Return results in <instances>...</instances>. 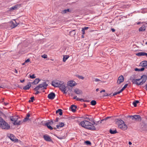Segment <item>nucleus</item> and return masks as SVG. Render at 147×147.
<instances>
[{"instance_id":"1","label":"nucleus","mask_w":147,"mask_h":147,"mask_svg":"<svg viewBox=\"0 0 147 147\" xmlns=\"http://www.w3.org/2000/svg\"><path fill=\"white\" fill-rule=\"evenodd\" d=\"M136 78V75H133L131 76L130 80L133 84L138 85H142L146 82L147 79V76L145 75H143L140 79H135Z\"/></svg>"},{"instance_id":"2","label":"nucleus","mask_w":147,"mask_h":147,"mask_svg":"<svg viewBox=\"0 0 147 147\" xmlns=\"http://www.w3.org/2000/svg\"><path fill=\"white\" fill-rule=\"evenodd\" d=\"M80 125L82 127L91 130H94L96 129V128L94 125H97V124L96 123V124H94L93 123H92L88 121L84 120L80 122Z\"/></svg>"},{"instance_id":"3","label":"nucleus","mask_w":147,"mask_h":147,"mask_svg":"<svg viewBox=\"0 0 147 147\" xmlns=\"http://www.w3.org/2000/svg\"><path fill=\"white\" fill-rule=\"evenodd\" d=\"M1 128L2 129L8 130L10 129V126L1 117Z\"/></svg>"},{"instance_id":"4","label":"nucleus","mask_w":147,"mask_h":147,"mask_svg":"<svg viewBox=\"0 0 147 147\" xmlns=\"http://www.w3.org/2000/svg\"><path fill=\"white\" fill-rule=\"evenodd\" d=\"M127 119H131L133 121H140L142 119L140 116L138 115H135L133 116H127Z\"/></svg>"},{"instance_id":"5","label":"nucleus","mask_w":147,"mask_h":147,"mask_svg":"<svg viewBox=\"0 0 147 147\" xmlns=\"http://www.w3.org/2000/svg\"><path fill=\"white\" fill-rule=\"evenodd\" d=\"M63 83H64L62 81L55 80L52 82V85L55 87H59L61 85L63 84Z\"/></svg>"},{"instance_id":"6","label":"nucleus","mask_w":147,"mask_h":147,"mask_svg":"<svg viewBox=\"0 0 147 147\" xmlns=\"http://www.w3.org/2000/svg\"><path fill=\"white\" fill-rule=\"evenodd\" d=\"M59 87L60 90L64 94L67 93L68 91V90H67L68 87H66L63 84H62Z\"/></svg>"},{"instance_id":"7","label":"nucleus","mask_w":147,"mask_h":147,"mask_svg":"<svg viewBox=\"0 0 147 147\" xmlns=\"http://www.w3.org/2000/svg\"><path fill=\"white\" fill-rule=\"evenodd\" d=\"M119 128L122 129L123 130H125L127 129V125L125 123L120 125L118 126Z\"/></svg>"},{"instance_id":"8","label":"nucleus","mask_w":147,"mask_h":147,"mask_svg":"<svg viewBox=\"0 0 147 147\" xmlns=\"http://www.w3.org/2000/svg\"><path fill=\"white\" fill-rule=\"evenodd\" d=\"M8 137L12 141L16 142L18 140L17 139L16 137L12 134H10L9 136H8Z\"/></svg>"},{"instance_id":"9","label":"nucleus","mask_w":147,"mask_h":147,"mask_svg":"<svg viewBox=\"0 0 147 147\" xmlns=\"http://www.w3.org/2000/svg\"><path fill=\"white\" fill-rule=\"evenodd\" d=\"M124 80V78L121 75L118 77L117 83L118 84H120L121 83L123 82Z\"/></svg>"},{"instance_id":"10","label":"nucleus","mask_w":147,"mask_h":147,"mask_svg":"<svg viewBox=\"0 0 147 147\" xmlns=\"http://www.w3.org/2000/svg\"><path fill=\"white\" fill-rule=\"evenodd\" d=\"M48 85L46 82H44L42 84H39L38 86H39L40 88H43V89H45L48 86Z\"/></svg>"},{"instance_id":"11","label":"nucleus","mask_w":147,"mask_h":147,"mask_svg":"<svg viewBox=\"0 0 147 147\" xmlns=\"http://www.w3.org/2000/svg\"><path fill=\"white\" fill-rule=\"evenodd\" d=\"M43 138L47 142H52V140L51 139L50 137L47 135H44L43 136Z\"/></svg>"},{"instance_id":"12","label":"nucleus","mask_w":147,"mask_h":147,"mask_svg":"<svg viewBox=\"0 0 147 147\" xmlns=\"http://www.w3.org/2000/svg\"><path fill=\"white\" fill-rule=\"evenodd\" d=\"M55 96V93L52 92L48 94V97L50 99L52 100L53 99Z\"/></svg>"},{"instance_id":"13","label":"nucleus","mask_w":147,"mask_h":147,"mask_svg":"<svg viewBox=\"0 0 147 147\" xmlns=\"http://www.w3.org/2000/svg\"><path fill=\"white\" fill-rule=\"evenodd\" d=\"M11 121L13 122H15L17 121L18 118L17 117L15 116H11L9 117Z\"/></svg>"},{"instance_id":"14","label":"nucleus","mask_w":147,"mask_h":147,"mask_svg":"<svg viewBox=\"0 0 147 147\" xmlns=\"http://www.w3.org/2000/svg\"><path fill=\"white\" fill-rule=\"evenodd\" d=\"M75 82L73 81H70L67 82V85L72 87L75 86Z\"/></svg>"},{"instance_id":"15","label":"nucleus","mask_w":147,"mask_h":147,"mask_svg":"<svg viewBox=\"0 0 147 147\" xmlns=\"http://www.w3.org/2000/svg\"><path fill=\"white\" fill-rule=\"evenodd\" d=\"M20 5L16 4L10 7V8L9 10L10 11H12L13 10L17 9L20 6Z\"/></svg>"},{"instance_id":"16","label":"nucleus","mask_w":147,"mask_h":147,"mask_svg":"<svg viewBox=\"0 0 147 147\" xmlns=\"http://www.w3.org/2000/svg\"><path fill=\"white\" fill-rule=\"evenodd\" d=\"M140 65V66L143 67H147V61H144L141 62Z\"/></svg>"},{"instance_id":"17","label":"nucleus","mask_w":147,"mask_h":147,"mask_svg":"<svg viewBox=\"0 0 147 147\" xmlns=\"http://www.w3.org/2000/svg\"><path fill=\"white\" fill-rule=\"evenodd\" d=\"M31 86V83L29 82L28 84L23 87V89L24 90H28Z\"/></svg>"},{"instance_id":"18","label":"nucleus","mask_w":147,"mask_h":147,"mask_svg":"<svg viewBox=\"0 0 147 147\" xmlns=\"http://www.w3.org/2000/svg\"><path fill=\"white\" fill-rule=\"evenodd\" d=\"M75 92L77 94H80L82 93V91L81 90H79L78 88H76L74 90Z\"/></svg>"},{"instance_id":"19","label":"nucleus","mask_w":147,"mask_h":147,"mask_svg":"<svg viewBox=\"0 0 147 147\" xmlns=\"http://www.w3.org/2000/svg\"><path fill=\"white\" fill-rule=\"evenodd\" d=\"M136 55L138 56H141L146 55L147 57V53L144 52H141L138 53L136 54Z\"/></svg>"},{"instance_id":"20","label":"nucleus","mask_w":147,"mask_h":147,"mask_svg":"<svg viewBox=\"0 0 147 147\" xmlns=\"http://www.w3.org/2000/svg\"><path fill=\"white\" fill-rule=\"evenodd\" d=\"M84 119H87V121H90L92 123H93L94 124H96V123L94 122V120L92 118H88L86 117L84 118Z\"/></svg>"},{"instance_id":"21","label":"nucleus","mask_w":147,"mask_h":147,"mask_svg":"<svg viewBox=\"0 0 147 147\" xmlns=\"http://www.w3.org/2000/svg\"><path fill=\"white\" fill-rule=\"evenodd\" d=\"M117 122L118 125V126L120 125H121L122 124L125 123V122L122 120L120 119H117Z\"/></svg>"},{"instance_id":"22","label":"nucleus","mask_w":147,"mask_h":147,"mask_svg":"<svg viewBox=\"0 0 147 147\" xmlns=\"http://www.w3.org/2000/svg\"><path fill=\"white\" fill-rule=\"evenodd\" d=\"M10 24H11V27L12 28H13L15 27L18 25V24L16 23V22H10Z\"/></svg>"},{"instance_id":"23","label":"nucleus","mask_w":147,"mask_h":147,"mask_svg":"<svg viewBox=\"0 0 147 147\" xmlns=\"http://www.w3.org/2000/svg\"><path fill=\"white\" fill-rule=\"evenodd\" d=\"M40 80L39 78H36L34 81L32 82V84L33 85H35L38 84L40 81Z\"/></svg>"},{"instance_id":"24","label":"nucleus","mask_w":147,"mask_h":147,"mask_svg":"<svg viewBox=\"0 0 147 147\" xmlns=\"http://www.w3.org/2000/svg\"><path fill=\"white\" fill-rule=\"evenodd\" d=\"M77 107L74 105H71V111L73 112H75L76 111V109L77 108Z\"/></svg>"},{"instance_id":"25","label":"nucleus","mask_w":147,"mask_h":147,"mask_svg":"<svg viewBox=\"0 0 147 147\" xmlns=\"http://www.w3.org/2000/svg\"><path fill=\"white\" fill-rule=\"evenodd\" d=\"M69 56L67 55H63V61L65 62L66 60L69 58Z\"/></svg>"},{"instance_id":"26","label":"nucleus","mask_w":147,"mask_h":147,"mask_svg":"<svg viewBox=\"0 0 147 147\" xmlns=\"http://www.w3.org/2000/svg\"><path fill=\"white\" fill-rule=\"evenodd\" d=\"M109 132L111 134H114L118 132L116 129H115V130H113L112 129H110Z\"/></svg>"},{"instance_id":"27","label":"nucleus","mask_w":147,"mask_h":147,"mask_svg":"<svg viewBox=\"0 0 147 147\" xmlns=\"http://www.w3.org/2000/svg\"><path fill=\"white\" fill-rule=\"evenodd\" d=\"M1 103H2V104L5 106H6L8 104V103L4 101V98H3L1 100Z\"/></svg>"},{"instance_id":"28","label":"nucleus","mask_w":147,"mask_h":147,"mask_svg":"<svg viewBox=\"0 0 147 147\" xmlns=\"http://www.w3.org/2000/svg\"><path fill=\"white\" fill-rule=\"evenodd\" d=\"M76 33V31L75 30H72L69 32V34L71 36H73Z\"/></svg>"},{"instance_id":"29","label":"nucleus","mask_w":147,"mask_h":147,"mask_svg":"<svg viewBox=\"0 0 147 147\" xmlns=\"http://www.w3.org/2000/svg\"><path fill=\"white\" fill-rule=\"evenodd\" d=\"M21 121H18V120H17V121H16L14 122H13V123L14 125H19L21 124Z\"/></svg>"},{"instance_id":"30","label":"nucleus","mask_w":147,"mask_h":147,"mask_svg":"<svg viewBox=\"0 0 147 147\" xmlns=\"http://www.w3.org/2000/svg\"><path fill=\"white\" fill-rule=\"evenodd\" d=\"M146 28L145 26H143L139 29V31H144L145 30Z\"/></svg>"},{"instance_id":"31","label":"nucleus","mask_w":147,"mask_h":147,"mask_svg":"<svg viewBox=\"0 0 147 147\" xmlns=\"http://www.w3.org/2000/svg\"><path fill=\"white\" fill-rule=\"evenodd\" d=\"M59 113V114L60 115H62L63 113L62 112V110L61 109H59L56 111V113Z\"/></svg>"},{"instance_id":"32","label":"nucleus","mask_w":147,"mask_h":147,"mask_svg":"<svg viewBox=\"0 0 147 147\" xmlns=\"http://www.w3.org/2000/svg\"><path fill=\"white\" fill-rule=\"evenodd\" d=\"M44 125L47 126L49 129L51 130H52L53 128L51 126L49 125V124L48 123H45Z\"/></svg>"},{"instance_id":"33","label":"nucleus","mask_w":147,"mask_h":147,"mask_svg":"<svg viewBox=\"0 0 147 147\" xmlns=\"http://www.w3.org/2000/svg\"><path fill=\"white\" fill-rule=\"evenodd\" d=\"M139 102V100H135L133 102V104L134 105V107H136L137 106V104Z\"/></svg>"},{"instance_id":"34","label":"nucleus","mask_w":147,"mask_h":147,"mask_svg":"<svg viewBox=\"0 0 147 147\" xmlns=\"http://www.w3.org/2000/svg\"><path fill=\"white\" fill-rule=\"evenodd\" d=\"M144 67H142L140 69H139L138 68H136L135 69V70L136 71H142L144 70Z\"/></svg>"},{"instance_id":"35","label":"nucleus","mask_w":147,"mask_h":147,"mask_svg":"<svg viewBox=\"0 0 147 147\" xmlns=\"http://www.w3.org/2000/svg\"><path fill=\"white\" fill-rule=\"evenodd\" d=\"M90 104L91 105H95L96 104V101L95 100H92Z\"/></svg>"},{"instance_id":"36","label":"nucleus","mask_w":147,"mask_h":147,"mask_svg":"<svg viewBox=\"0 0 147 147\" xmlns=\"http://www.w3.org/2000/svg\"><path fill=\"white\" fill-rule=\"evenodd\" d=\"M77 100H78V101H83L84 102H89L88 101V100H84L83 99L80 98H77Z\"/></svg>"},{"instance_id":"37","label":"nucleus","mask_w":147,"mask_h":147,"mask_svg":"<svg viewBox=\"0 0 147 147\" xmlns=\"http://www.w3.org/2000/svg\"><path fill=\"white\" fill-rule=\"evenodd\" d=\"M69 9H65L64 10H63L62 11V13L63 14L67 12H69Z\"/></svg>"},{"instance_id":"38","label":"nucleus","mask_w":147,"mask_h":147,"mask_svg":"<svg viewBox=\"0 0 147 147\" xmlns=\"http://www.w3.org/2000/svg\"><path fill=\"white\" fill-rule=\"evenodd\" d=\"M128 84H125L122 89L120 90L121 92H122L127 86Z\"/></svg>"},{"instance_id":"39","label":"nucleus","mask_w":147,"mask_h":147,"mask_svg":"<svg viewBox=\"0 0 147 147\" xmlns=\"http://www.w3.org/2000/svg\"><path fill=\"white\" fill-rule=\"evenodd\" d=\"M85 143L87 145H90L91 144V143L89 141H86L85 142Z\"/></svg>"},{"instance_id":"40","label":"nucleus","mask_w":147,"mask_h":147,"mask_svg":"<svg viewBox=\"0 0 147 147\" xmlns=\"http://www.w3.org/2000/svg\"><path fill=\"white\" fill-rule=\"evenodd\" d=\"M30 100H29L28 101L29 102H33V100H34V96H32L30 98Z\"/></svg>"},{"instance_id":"41","label":"nucleus","mask_w":147,"mask_h":147,"mask_svg":"<svg viewBox=\"0 0 147 147\" xmlns=\"http://www.w3.org/2000/svg\"><path fill=\"white\" fill-rule=\"evenodd\" d=\"M46 123H48L49 124L51 125L53 124V120H50V121H49V122H47Z\"/></svg>"},{"instance_id":"42","label":"nucleus","mask_w":147,"mask_h":147,"mask_svg":"<svg viewBox=\"0 0 147 147\" xmlns=\"http://www.w3.org/2000/svg\"><path fill=\"white\" fill-rule=\"evenodd\" d=\"M121 92L120 91H119L117 92H115L113 94V95L112 96H114L116 95L117 94H119V93H120Z\"/></svg>"},{"instance_id":"43","label":"nucleus","mask_w":147,"mask_h":147,"mask_svg":"<svg viewBox=\"0 0 147 147\" xmlns=\"http://www.w3.org/2000/svg\"><path fill=\"white\" fill-rule=\"evenodd\" d=\"M30 77L32 79H34L36 78V77L35 76V75L33 74L32 75H30Z\"/></svg>"},{"instance_id":"44","label":"nucleus","mask_w":147,"mask_h":147,"mask_svg":"<svg viewBox=\"0 0 147 147\" xmlns=\"http://www.w3.org/2000/svg\"><path fill=\"white\" fill-rule=\"evenodd\" d=\"M59 127H63L64 126V124L63 123L61 122L59 124Z\"/></svg>"},{"instance_id":"45","label":"nucleus","mask_w":147,"mask_h":147,"mask_svg":"<svg viewBox=\"0 0 147 147\" xmlns=\"http://www.w3.org/2000/svg\"><path fill=\"white\" fill-rule=\"evenodd\" d=\"M77 77L83 80L84 78V77L82 76L78 75L77 76Z\"/></svg>"},{"instance_id":"46","label":"nucleus","mask_w":147,"mask_h":147,"mask_svg":"<svg viewBox=\"0 0 147 147\" xmlns=\"http://www.w3.org/2000/svg\"><path fill=\"white\" fill-rule=\"evenodd\" d=\"M1 116H2L3 117H5L6 116L1 111Z\"/></svg>"},{"instance_id":"47","label":"nucleus","mask_w":147,"mask_h":147,"mask_svg":"<svg viewBox=\"0 0 147 147\" xmlns=\"http://www.w3.org/2000/svg\"><path fill=\"white\" fill-rule=\"evenodd\" d=\"M105 121L106 120H105V119H102L101 120L100 122L99 121H98V123H104L103 122L104 121Z\"/></svg>"},{"instance_id":"48","label":"nucleus","mask_w":147,"mask_h":147,"mask_svg":"<svg viewBox=\"0 0 147 147\" xmlns=\"http://www.w3.org/2000/svg\"><path fill=\"white\" fill-rule=\"evenodd\" d=\"M69 86H66V87H68L67 88V90H70L71 91L72 90V87H69Z\"/></svg>"},{"instance_id":"49","label":"nucleus","mask_w":147,"mask_h":147,"mask_svg":"<svg viewBox=\"0 0 147 147\" xmlns=\"http://www.w3.org/2000/svg\"><path fill=\"white\" fill-rule=\"evenodd\" d=\"M39 86H36V87H35L34 89V90H35L36 91H37L38 90H39V89L40 88H39Z\"/></svg>"},{"instance_id":"50","label":"nucleus","mask_w":147,"mask_h":147,"mask_svg":"<svg viewBox=\"0 0 147 147\" xmlns=\"http://www.w3.org/2000/svg\"><path fill=\"white\" fill-rule=\"evenodd\" d=\"M42 57L44 58L45 59L47 58V55H46L44 54L41 56Z\"/></svg>"},{"instance_id":"51","label":"nucleus","mask_w":147,"mask_h":147,"mask_svg":"<svg viewBox=\"0 0 147 147\" xmlns=\"http://www.w3.org/2000/svg\"><path fill=\"white\" fill-rule=\"evenodd\" d=\"M29 119V118H27L26 117L23 119V121L25 122L27 121Z\"/></svg>"},{"instance_id":"52","label":"nucleus","mask_w":147,"mask_h":147,"mask_svg":"<svg viewBox=\"0 0 147 147\" xmlns=\"http://www.w3.org/2000/svg\"><path fill=\"white\" fill-rule=\"evenodd\" d=\"M82 34H85V30H84V29L82 28Z\"/></svg>"},{"instance_id":"53","label":"nucleus","mask_w":147,"mask_h":147,"mask_svg":"<svg viewBox=\"0 0 147 147\" xmlns=\"http://www.w3.org/2000/svg\"><path fill=\"white\" fill-rule=\"evenodd\" d=\"M95 81L96 82H98V81H101H101L100 79H98V78H96L95 80Z\"/></svg>"},{"instance_id":"54","label":"nucleus","mask_w":147,"mask_h":147,"mask_svg":"<svg viewBox=\"0 0 147 147\" xmlns=\"http://www.w3.org/2000/svg\"><path fill=\"white\" fill-rule=\"evenodd\" d=\"M30 116V114H29V113H28L26 115V117L28 118H29V117Z\"/></svg>"},{"instance_id":"55","label":"nucleus","mask_w":147,"mask_h":147,"mask_svg":"<svg viewBox=\"0 0 147 147\" xmlns=\"http://www.w3.org/2000/svg\"><path fill=\"white\" fill-rule=\"evenodd\" d=\"M30 61V60L29 59H28L26 60L25 61V63H26L28 62H29Z\"/></svg>"},{"instance_id":"56","label":"nucleus","mask_w":147,"mask_h":147,"mask_svg":"<svg viewBox=\"0 0 147 147\" xmlns=\"http://www.w3.org/2000/svg\"><path fill=\"white\" fill-rule=\"evenodd\" d=\"M84 28V30H87L89 28L88 27H84V28Z\"/></svg>"},{"instance_id":"57","label":"nucleus","mask_w":147,"mask_h":147,"mask_svg":"<svg viewBox=\"0 0 147 147\" xmlns=\"http://www.w3.org/2000/svg\"><path fill=\"white\" fill-rule=\"evenodd\" d=\"M40 93V92H39V91L37 90L36 91V92L35 93V94H38V93Z\"/></svg>"},{"instance_id":"58","label":"nucleus","mask_w":147,"mask_h":147,"mask_svg":"<svg viewBox=\"0 0 147 147\" xmlns=\"http://www.w3.org/2000/svg\"><path fill=\"white\" fill-rule=\"evenodd\" d=\"M111 30L113 32H114L115 30V29L114 28H111Z\"/></svg>"},{"instance_id":"59","label":"nucleus","mask_w":147,"mask_h":147,"mask_svg":"<svg viewBox=\"0 0 147 147\" xmlns=\"http://www.w3.org/2000/svg\"><path fill=\"white\" fill-rule=\"evenodd\" d=\"M111 117H106V118H105V120H106L107 119H108L109 118H110Z\"/></svg>"},{"instance_id":"60","label":"nucleus","mask_w":147,"mask_h":147,"mask_svg":"<svg viewBox=\"0 0 147 147\" xmlns=\"http://www.w3.org/2000/svg\"><path fill=\"white\" fill-rule=\"evenodd\" d=\"M57 138L59 139H63V137H57Z\"/></svg>"},{"instance_id":"61","label":"nucleus","mask_w":147,"mask_h":147,"mask_svg":"<svg viewBox=\"0 0 147 147\" xmlns=\"http://www.w3.org/2000/svg\"><path fill=\"white\" fill-rule=\"evenodd\" d=\"M105 90H102L100 92V93H101L102 92H105Z\"/></svg>"},{"instance_id":"62","label":"nucleus","mask_w":147,"mask_h":147,"mask_svg":"<svg viewBox=\"0 0 147 147\" xmlns=\"http://www.w3.org/2000/svg\"><path fill=\"white\" fill-rule=\"evenodd\" d=\"M59 118L57 117L56 119H55V121L56 122H57L58 121Z\"/></svg>"},{"instance_id":"63","label":"nucleus","mask_w":147,"mask_h":147,"mask_svg":"<svg viewBox=\"0 0 147 147\" xmlns=\"http://www.w3.org/2000/svg\"><path fill=\"white\" fill-rule=\"evenodd\" d=\"M25 81V80H20V82H22V83H23V82L24 81Z\"/></svg>"},{"instance_id":"64","label":"nucleus","mask_w":147,"mask_h":147,"mask_svg":"<svg viewBox=\"0 0 147 147\" xmlns=\"http://www.w3.org/2000/svg\"><path fill=\"white\" fill-rule=\"evenodd\" d=\"M107 93H105L104 94V96H107Z\"/></svg>"}]
</instances>
